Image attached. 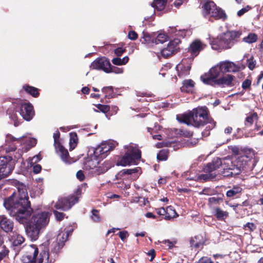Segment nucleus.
<instances>
[{
  "label": "nucleus",
  "mask_w": 263,
  "mask_h": 263,
  "mask_svg": "<svg viewBox=\"0 0 263 263\" xmlns=\"http://www.w3.org/2000/svg\"><path fill=\"white\" fill-rule=\"evenodd\" d=\"M251 9L250 6H247L246 7L240 9L237 12V15L238 16H242L243 14L249 11Z\"/></svg>",
  "instance_id": "obj_51"
},
{
  "label": "nucleus",
  "mask_w": 263,
  "mask_h": 263,
  "mask_svg": "<svg viewBox=\"0 0 263 263\" xmlns=\"http://www.w3.org/2000/svg\"><path fill=\"white\" fill-rule=\"evenodd\" d=\"M161 54L164 57H168L174 54L171 51L167 49V47L161 50Z\"/></svg>",
  "instance_id": "obj_53"
},
{
  "label": "nucleus",
  "mask_w": 263,
  "mask_h": 263,
  "mask_svg": "<svg viewBox=\"0 0 263 263\" xmlns=\"http://www.w3.org/2000/svg\"><path fill=\"white\" fill-rule=\"evenodd\" d=\"M197 263H214L211 258L208 256H203L198 261Z\"/></svg>",
  "instance_id": "obj_50"
},
{
  "label": "nucleus",
  "mask_w": 263,
  "mask_h": 263,
  "mask_svg": "<svg viewBox=\"0 0 263 263\" xmlns=\"http://www.w3.org/2000/svg\"><path fill=\"white\" fill-rule=\"evenodd\" d=\"M4 205L20 223H26V233L31 240L38 239L40 233L49 222L50 214L45 211L33 212L28 219L32 210L28 201L26 187L23 184L18 185L17 192L4 200Z\"/></svg>",
  "instance_id": "obj_1"
},
{
  "label": "nucleus",
  "mask_w": 263,
  "mask_h": 263,
  "mask_svg": "<svg viewBox=\"0 0 263 263\" xmlns=\"http://www.w3.org/2000/svg\"><path fill=\"white\" fill-rule=\"evenodd\" d=\"M27 254L22 257V261L25 263H51L49 260L48 252L45 250L42 251L38 256L39 250L34 245L27 247Z\"/></svg>",
  "instance_id": "obj_6"
},
{
  "label": "nucleus",
  "mask_w": 263,
  "mask_h": 263,
  "mask_svg": "<svg viewBox=\"0 0 263 263\" xmlns=\"http://www.w3.org/2000/svg\"><path fill=\"white\" fill-rule=\"evenodd\" d=\"M94 156L95 155L91 153V151H89L88 157L86 158L84 162V166L86 169L92 170L93 171L101 162V161Z\"/></svg>",
  "instance_id": "obj_17"
},
{
  "label": "nucleus",
  "mask_w": 263,
  "mask_h": 263,
  "mask_svg": "<svg viewBox=\"0 0 263 263\" xmlns=\"http://www.w3.org/2000/svg\"><path fill=\"white\" fill-rule=\"evenodd\" d=\"M24 89L27 93H29L34 97H36L39 96L38 89L34 87L29 85H25L23 87Z\"/></svg>",
  "instance_id": "obj_35"
},
{
  "label": "nucleus",
  "mask_w": 263,
  "mask_h": 263,
  "mask_svg": "<svg viewBox=\"0 0 263 263\" xmlns=\"http://www.w3.org/2000/svg\"><path fill=\"white\" fill-rule=\"evenodd\" d=\"M41 159V158L40 157V155H37L34 156H33L32 158H30L28 159V163L31 165H34L37 162H39Z\"/></svg>",
  "instance_id": "obj_47"
},
{
  "label": "nucleus",
  "mask_w": 263,
  "mask_h": 263,
  "mask_svg": "<svg viewBox=\"0 0 263 263\" xmlns=\"http://www.w3.org/2000/svg\"><path fill=\"white\" fill-rule=\"evenodd\" d=\"M194 84L193 81L191 79L184 80L180 90L182 92L192 93L194 90Z\"/></svg>",
  "instance_id": "obj_26"
},
{
  "label": "nucleus",
  "mask_w": 263,
  "mask_h": 263,
  "mask_svg": "<svg viewBox=\"0 0 263 263\" xmlns=\"http://www.w3.org/2000/svg\"><path fill=\"white\" fill-rule=\"evenodd\" d=\"M77 177L80 181H83L85 179V176L82 171H79L77 173Z\"/></svg>",
  "instance_id": "obj_61"
},
{
  "label": "nucleus",
  "mask_w": 263,
  "mask_h": 263,
  "mask_svg": "<svg viewBox=\"0 0 263 263\" xmlns=\"http://www.w3.org/2000/svg\"><path fill=\"white\" fill-rule=\"evenodd\" d=\"M188 61L187 60H183L180 63L176 66V68L179 77L186 76L190 73L191 66V64L187 63Z\"/></svg>",
  "instance_id": "obj_18"
},
{
  "label": "nucleus",
  "mask_w": 263,
  "mask_h": 263,
  "mask_svg": "<svg viewBox=\"0 0 263 263\" xmlns=\"http://www.w3.org/2000/svg\"><path fill=\"white\" fill-rule=\"evenodd\" d=\"M205 47L206 45L204 44L200 41L196 40L191 43L189 48V51L191 53V55L194 57L197 56Z\"/></svg>",
  "instance_id": "obj_19"
},
{
  "label": "nucleus",
  "mask_w": 263,
  "mask_h": 263,
  "mask_svg": "<svg viewBox=\"0 0 263 263\" xmlns=\"http://www.w3.org/2000/svg\"><path fill=\"white\" fill-rule=\"evenodd\" d=\"M232 153L233 154L235 155L236 156H235L234 157H233V160H232V161H234L235 160V158H237L238 157H240V156L238 155L239 154V149L238 148V147L237 146H233L231 147V148ZM242 155H240V156H241ZM243 156H246L247 155H243ZM248 157V156H247ZM248 157L250 159V160L249 161L248 163V165L246 166H247L248 165H249V163L251 162V158L248 156ZM247 167H246V168Z\"/></svg>",
  "instance_id": "obj_42"
},
{
  "label": "nucleus",
  "mask_w": 263,
  "mask_h": 263,
  "mask_svg": "<svg viewBox=\"0 0 263 263\" xmlns=\"http://www.w3.org/2000/svg\"><path fill=\"white\" fill-rule=\"evenodd\" d=\"M234 79V76L231 74H227L222 77L217 81L216 84H224L230 85Z\"/></svg>",
  "instance_id": "obj_27"
},
{
  "label": "nucleus",
  "mask_w": 263,
  "mask_h": 263,
  "mask_svg": "<svg viewBox=\"0 0 263 263\" xmlns=\"http://www.w3.org/2000/svg\"><path fill=\"white\" fill-rule=\"evenodd\" d=\"M199 236H197L191 239L190 243L192 247L199 249L203 246V242L199 241Z\"/></svg>",
  "instance_id": "obj_33"
},
{
  "label": "nucleus",
  "mask_w": 263,
  "mask_h": 263,
  "mask_svg": "<svg viewBox=\"0 0 263 263\" xmlns=\"http://www.w3.org/2000/svg\"><path fill=\"white\" fill-rule=\"evenodd\" d=\"M127 149L125 155L117 162V165L126 166L136 164V161L141 157V152L136 144H130L125 146Z\"/></svg>",
  "instance_id": "obj_7"
},
{
  "label": "nucleus",
  "mask_w": 263,
  "mask_h": 263,
  "mask_svg": "<svg viewBox=\"0 0 263 263\" xmlns=\"http://www.w3.org/2000/svg\"><path fill=\"white\" fill-rule=\"evenodd\" d=\"M73 229L71 227L61 229L60 233L57 237V240L59 246H63L64 242H66L69 235L72 232Z\"/></svg>",
  "instance_id": "obj_21"
},
{
  "label": "nucleus",
  "mask_w": 263,
  "mask_h": 263,
  "mask_svg": "<svg viewBox=\"0 0 263 263\" xmlns=\"http://www.w3.org/2000/svg\"><path fill=\"white\" fill-rule=\"evenodd\" d=\"M222 73L221 69L217 64L212 67L208 73H205L200 77L201 81L205 84L213 85L216 84L217 81Z\"/></svg>",
  "instance_id": "obj_10"
},
{
  "label": "nucleus",
  "mask_w": 263,
  "mask_h": 263,
  "mask_svg": "<svg viewBox=\"0 0 263 263\" xmlns=\"http://www.w3.org/2000/svg\"><path fill=\"white\" fill-rule=\"evenodd\" d=\"M222 201V198L219 197H210L208 199L209 204L210 206H212L215 204H218Z\"/></svg>",
  "instance_id": "obj_43"
},
{
  "label": "nucleus",
  "mask_w": 263,
  "mask_h": 263,
  "mask_svg": "<svg viewBox=\"0 0 263 263\" xmlns=\"http://www.w3.org/2000/svg\"><path fill=\"white\" fill-rule=\"evenodd\" d=\"M78 201V198L73 196L60 198L55 203L54 207L58 210L66 211L70 209Z\"/></svg>",
  "instance_id": "obj_13"
},
{
  "label": "nucleus",
  "mask_w": 263,
  "mask_h": 263,
  "mask_svg": "<svg viewBox=\"0 0 263 263\" xmlns=\"http://www.w3.org/2000/svg\"><path fill=\"white\" fill-rule=\"evenodd\" d=\"M222 73L229 72H236L239 69V67L235 64L230 61H223L218 64Z\"/></svg>",
  "instance_id": "obj_20"
},
{
  "label": "nucleus",
  "mask_w": 263,
  "mask_h": 263,
  "mask_svg": "<svg viewBox=\"0 0 263 263\" xmlns=\"http://www.w3.org/2000/svg\"><path fill=\"white\" fill-rule=\"evenodd\" d=\"M129 60L127 56L124 57L122 59L120 58H115L112 60V63L116 65H125Z\"/></svg>",
  "instance_id": "obj_36"
},
{
  "label": "nucleus",
  "mask_w": 263,
  "mask_h": 263,
  "mask_svg": "<svg viewBox=\"0 0 263 263\" xmlns=\"http://www.w3.org/2000/svg\"><path fill=\"white\" fill-rule=\"evenodd\" d=\"M14 168V162L11 156L0 157V180L10 174Z\"/></svg>",
  "instance_id": "obj_11"
},
{
  "label": "nucleus",
  "mask_w": 263,
  "mask_h": 263,
  "mask_svg": "<svg viewBox=\"0 0 263 263\" xmlns=\"http://www.w3.org/2000/svg\"><path fill=\"white\" fill-rule=\"evenodd\" d=\"M168 36L164 33H160L158 34L157 37L155 39V43L159 44L163 43L167 40Z\"/></svg>",
  "instance_id": "obj_40"
},
{
  "label": "nucleus",
  "mask_w": 263,
  "mask_h": 263,
  "mask_svg": "<svg viewBox=\"0 0 263 263\" xmlns=\"http://www.w3.org/2000/svg\"><path fill=\"white\" fill-rule=\"evenodd\" d=\"M116 146V143L113 141H105L101 143L99 145L93 148L91 153L95 155V157L101 161L108 155V153L112 150Z\"/></svg>",
  "instance_id": "obj_9"
},
{
  "label": "nucleus",
  "mask_w": 263,
  "mask_h": 263,
  "mask_svg": "<svg viewBox=\"0 0 263 263\" xmlns=\"http://www.w3.org/2000/svg\"><path fill=\"white\" fill-rule=\"evenodd\" d=\"M167 0H154L152 7L158 11H161L165 8Z\"/></svg>",
  "instance_id": "obj_29"
},
{
  "label": "nucleus",
  "mask_w": 263,
  "mask_h": 263,
  "mask_svg": "<svg viewBox=\"0 0 263 263\" xmlns=\"http://www.w3.org/2000/svg\"><path fill=\"white\" fill-rule=\"evenodd\" d=\"M255 61L250 59L248 61V66L250 70H253L255 67Z\"/></svg>",
  "instance_id": "obj_59"
},
{
  "label": "nucleus",
  "mask_w": 263,
  "mask_h": 263,
  "mask_svg": "<svg viewBox=\"0 0 263 263\" xmlns=\"http://www.w3.org/2000/svg\"><path fill=\"white\" fill-rule=\"evenodd\" d=\"M78 142V137L76 133H71L70 134L69 146L70 150H73L77 146Z\"/></svg>",
  "instance_id": "obj_34"
},
{
  "label": "nucleus",
  "mask_w": 263,
  "mask_h": 263,
  "mask_svg": "<svg viewBox=\"0 0 263 263\" xmlns=\"http://www.w3.org/2000/svg\"><path fill=\"white\" fill-rule=\"evenodd\" d=\"M4 149L7 153L14 152L16 150L17 145L20 144L21 148L14 155V159H18L24 152H27L31 147L36 144V140L30 137L23 136L19 138H16L13 136L8 134L6 135Z\"/></svg>",
  "instance_id": "obj_4"
},
{
  "label": "nucleus",
  "mask_w": 263,
  "mask_h": 263,
  "mask_svg": "<svg viewBox=\"0 0 263 263\" xmlns=\"http://www.w3.org/2000/svg\"><path fill=\"white\" fill-rule=\"evenodd\" d=\"M178 216V215L173 206H168L166 208V216L164 217L165 220H171Z\"/></svg>",
  "instance_id": "obj_28"
},
{
  "label": "nucleus",
  "mask_w": 263,
  "mask_h": 263,
  "mask_svg": "<svg viewBox=\"0 0 263 263\" xmlns=\"http://www.w3.org/2000/svg\"><path fill=\"white\" fill-rule=\"evenodd\" d=\"M113 166V163L110 160H106L99 166L96 167L93 171V173L96 175H100L105 173L108 169Z\"/></svg>",
  "instance_id": "obj_23"
},
{
  "label": "nucleus",
  "mask_w": 263,
  "mask_h": 263,
  "mask_svg": "<svg viewBox=\"0 0 263 263\" xmlns=\"http://www.w3.org/2000/svg\"><path fill=\"white\" fill-rule=\"evenodd\" d=\"M102 91L105 94V97L108 99L114 97V90L112 86L104 87L102 89Z\"/></svg>",
  "instance_id": "obj_37"
},
{
  "label": "nucleus",
  "mask_w": 263,
  "mask_h": 263,
  "mask_svg": "<svg viewBox=\"0 0 263 263\" xmlns=\"http://www.w3.org/2000/svg\"><path fill=\"white\" fill-rule=\"evenodd\" d=\"M213 193V191L210 188H205L201 192H200V194L211 195Z\"/></svg>",
  "instance_id": "obj_60"
},
{
  "label": "nucleus",
  "mask_w": 263,
  "mask_h": 263,
  "mask_svg": "<svg viewBox=\"0 0 263 263\" xmlns=\"http://www.w3.org/2000/svg\"><path fill=\"white\" fill-rule=\"evenodd\" d=\"M198 142L197 139H190L187 141V145L189 146H193Z\"/></svg>",
  "instance_id": "obj_62"
},
{
  "label": "nucleus",
  "mask_w": 263,
  "mask_h": 263,
  "mask_svg": "<svg viewBox=\"0 0 263 263\" xmlns=\"http://www.w3.org/2000/svg\"><path fill=\"white\" fill-rule=\"evenodd\" d=\"M251 85V81L249 79L245 80L242 84V88L244 89H247L250 88Z\"/></svg>",
  "instance_id": "obj_56"
},
{
  "label": "nucleus",
  "mask_w": 263,
  "mask_h": 263,
  "mask_svg": "<svg viewBox=\"0 0 263 263\" xmlns=\"http://www.w3.org/2000/svg\"><path fill=\"white\" fill-rule=\"evenodd\" d=\"M125 51V50L123 49L122 48L119 47L115 49V53L117 56H120L122 55V54Z\"/></svg>",
  "instance_id": "obj_63"
},
{
  "label": "nucleus",
  "mask_w": 263,
  "mask_h": 263,
  "mask_svg": "<svg viewBox=\"0 0 263 263\" xmlns=\"http://www.w3.org/2000/svg\"><path fill=\"white\" fill-rule=\"evenodd\" d=\"M0 227L6 232H12L13 222L4 216H0Z\"/></svg>",
  "instance_id": "obj_24"
},
{
  "label": "nucleus",
  "mask_w": 263,
  "mask_h": 263,
  "mask_svg": "<svg viewBox=\"0 0 263 263\" xmlns=\"http://www.w3.org/2000/svg\"><path fill=\"white\" fill-rule=\"evenodd\" d=\"M124 69L123 68H118L114 66H111L110 64V72H114L116 74L122 73L123 72Z\"/></svg>",
  "instance_id": "obj_48"
},
{
  "label": "nucleus",
  "mask_w": 263,
  "mask_h": 263,
  "mask_svg": "<svg viewBox=\"0 0 263 263\" xmlns=\"http://www.w3.org/2000/svg\"><path fill=\"white\" fill-rule=\"evenodd\" d=\"M128 37L131 40H135L138 37V34L134 31H130L128 34Z\"/></svg>",
  "instance_id": "obj_55"
},
{
  "label": "nucleus",
  "mask_w": 263,
  "mask_h": 263,
  "mask_svg": "<svg viewBox=\"0 0 263 263\" xmlns=\"http://www.w3.org/2000/svg\"><path fill=\"white\" fill-rule=\"evenodd\" d=\"M258 39L257 35L255 33H249L247 36L245 37L243 39V41L252 44L257 41Z\"/></svg>",
  "instance_id": "obj_38"
},
{
  "label": "nucleus",
  "mask_w": 263,
  "mask_h": 263,
  "mask_svg": "<svg viewBox=\"0 0 263 263\" xmlns=\"http://www.w3.org/2000/svg\"><path fill=\"white\" fill-rule=\"evenodd\" d=\"M202 14L204 17L209 18L210 21H212L211 18L215 20H226L227 15L224 12L216 6L213 1L206 2L202 6Z\"/></svg>",
  "instance_id": "obj_8"
},
{
  "label": "nucleus",
  "mask_w": 263,
  "mask_h": 263,
  "mask_svg": "<svg viewBox=\"0 0 263 263\" xmlns=\"http://www.w3.org/2000/svg\"><path fill=\"white\" fill-rule=\"evenodd\" d=\"M60 132L59 131H56L55 133L53 134V139H54V145L56 149L57 152L60 155L62 160L66 164H70L73 161L71 160L70 157L69 156V154L68 151L60 143L59 138H60Z\"/></svg>",
  "instance_id": "obj_12"
},
{
  "label": "nucleus",
  "mask_w": 263,
  "mask_h": 263,
  "mask_svg": "<svg viewBox=\"0 0 263 263\" xmlns=\"http://www.w3.org/2000/svg\"><path fill=\"white\" fill-rule=\"evenodd\" d=\"M90 68L93 69L101 70L106 73H109L110 62L105 58H98L91 63Z\"/></svg>",
  "instance_id": "obj_15"
},
{
  "label": "nucleus",
  "mask_w": 263,
  "mask_h": 263,
  "mask_svg": "<svg viewBox=\"0 0 263 263\" xmlns=\"http://www.w3.org/2000/svg\"><path fill=\"white\" fill-rule=\"evenodd\" d=\"M256 228V226L253 223L248 222L244 226V229L250 232L254 231Z\"/></svg>",
  "instance_id": "obj_49"
},
{
  "label": "nucleus",
  "mask_w": 263,
  "mask_h": 263,
  "mask_svg": "<svg viewBox=\"0 0 263 263\" xmlns=\"http://www.w3.org/2000/svg\"><path fill=\"white\" fill-rule=\"evenodd\" d=\"M41 166L39 164H36L34 165L33 168V171L35 174H37L41 172Z\"/></svg>",
  "instance_id": "obj_64"
},
{
  "label": "nucleus",
  "mask_w": 263,
  "mask_h": 263,
  "mask_svg": "<svg viewBox=\"0 0 263 263\" xmlns=\"http://www.w3.org/2000/svg\"><path fill=\"white\" fill-rule=\"evenodd\" d=\"M20 115L26 121L31 120L34 115L33 106L30 103H21L17 105Z\"/></svg>",
  "instance_id": "obj_14"
},
{
  "label": "nucleus",
  "mask_w": 263,
  "mask_h": 263,
  "mask_svg": "<svg viewBox=\"0 0 263 263\" xmlns=\"http://www.w3.org/2000/svg\"><path fill=\"white\" fill-rule=\"evenodd\" d=\"M242 191L241 187L239 185H235L233 187L228 191L226 193V195L228 197H232L235 196L236 194L240 193Z\"/></svg>",
  "instance_id": "obj_32"
},
{
  "label": "nucleus",
  "mask_w": 263,
  "mask_h": 263,
  "mask_svg": "<svg viewBox=\"0 0 263 263\" xmlns=\"http://www.w3.org/2000/svg\"><path fill=\"white\" fill-rule=\"evenodd\" d=\"M215 216L219 220H223L228 216L229 213L227 211H223L219 208H216L214 212Z\"/></svg>",
  "instance_id": "obj_30"
},
{
  "label": "nucleus",
  "mask_w": 263,
  "mask_h": 263,
  "mask_svg": "<svg viewBox=\"0 0 263 263\" xmlns=\"http://www.w3.org/2000/svg\"><path fill=\"white\" fill-rule=\"evenodd\" d=\"M96 107L99 109V110L103 113H106L109 111L110 106L106 105H102L101 104H98L96 105Z\"/></svg>",
  "instance_id": "obj_46"
},
{
  "label": "nucleus",
  "mask_w": 263,
  "mask_h": 263,
  "mask_svg": "<svg viewBox=\"0 0 263 263\" xmlns=\"http://www.w3.org/2000/svg\"><path fill=\"white\" fill-rule=\"evenodd\" d=\"M258 119V116L256 112H254L249 116H248L245 121V124L246 125H252L255 121Z\"/></svg>",
  "instance_id": "obj_39"
},
{
  "label": "nucleus",
  "mask_w": 263,
  "mask_h": 263,
  "mask_svg": "<svg viewBox=\"0 0 263 263\" xmlns=\"http://www.w3.org/2000/svg\"><path fill=\"white\" fill-rule=\"evenodd\" d=\"M180 41L178 39H175L173 41H170L167 46V48L174 53L177 50V46L180 43Z\"/></svg>",
  "instance_id": "obj_31"
},
{
  "label": "nucleus",
  "mask_w": 263,
  "mask_h": 263,
  "mask_svg": "<svg viewBox=\"0 0 263 263\" xmlns=\"http://www.w3.org/2000/svg\"><path fill=\"white\" fill-rule=\"evenodd\" d=\"M168 151L166 149L161 150L159 153L157 154V159L159 160L165 161L167 159L168 157Z\"/></svg>",
  "instance_id": "obj_41"
},
{
  "label": "nucleus",
  "mask_w": 263,
  "mask_h": 263,
  "mask_svg": "<svg viewBox=\"0 0 263 263\" xmlns=\"http://www.w3.org/2000/svg\"><path fill=\"white\" fill-rule=\"evenodd\" d=\"M162 243L165 245L166 246H167L169 249L172 248L175 243V242H173L172 241H171L170 240H164L162 241Z\"/></svg>",
  "instance_id": "obj_57"
},
{
  "label": "nucleus",
  "mask_w": 263,
  "mask_h": 263,
  "mask_svg": "<svg viewBox=\"0 0 263 263\" xmlns=\"http://www.w3.org/2000/svg\"><path fill=\"white\" fill-rule=\"evenodd\" d=\"M10 241L12 242L14 250L16 252V254L20 251V249H17V247L24 242L25 238L18 232L14 231L12 232V235H10Z\"/></svg>",
  "instance_id": "obj_22"
},
{
  "label": "nucleus",
  "mask_w": 263,
  "mask_h": 263,
  "mask_svg": "<svg viewBox=\"0 0 263 263\" xmlns=\"http://www.w3.org/2000/svg\"><path fill=\"white\" fill-rule=\"evenodd\" d=\"M250 160V159L246 156L235 158L234 161L229 158L221 160L216 158L214 159L212 162L207 164L204 167L203 170L206 174L191 177L189 179L195 181L212 180L215 178L217 175L214 171L219 168L220 170L218 171V174L224 177L238 175L245 169Z\"/></svg>",
  "instance_id": "obj_2"
},
{
  "label": "nucleus",
  "mask_w": 263,
  "mask_h": 263,
  "mask_svg": "<svg viewBox=\"0 0 263 263\" xmlns=\"http://www.w3.org/2000/svg\"><path fill=\"white\" fill-rule=\"evenodd\" d=\"M53 214L58 220H61L64 218V215L63 213L59 212L57 211H54Z\"/></svg>",
  "instance_id": "obj_58"
},
{
  "label": "nucleus",
  "mask_w": 263,
  "mask_h": 263,
  "mask_svg": "<svg viewBox=\"0 0 263 263\" xmlns=\"http://www.w3.org/2000/svg\"><path fill=\"white\" fill-rule=\"evenodd\" d=\"M241 32L238 31H228L213 39L211 42L212 49L222 50L231 48L238 41Z\"/></svg>",
  "instance_id": "obj_5"
},
{
  "label": "nucleus",
  "mask_w": 263,
  "mask_h": 263,
  "mask_svg": "<svg viewBox=\"0 0 263 263\" xmlns=\"http://www.w3.org/2000/svg\"><path fill=\"white\" fill-rule=\"evenodd\" d=\"M17 106L14 104L13 107L9 108L7 110V114L15 126H18L20 124L17 114Z\"/></svg>",
  "instance_id": "obj_25"
},
{
  "label": "nucleus",
  "mask_w": 263,
  "mask_h": 263,
  "mask_svg": "<svg viewBox=\"0 0 263 263\" xmlns=\"http://www.w3.org/2000/svg\"><path fill=\"white\" fill-rule=\"evenodd\" d=\"M190 31L185 29H180L178 30V32L177 34V36L184 37L187 33H190Z\"/></svg>",
  "instance_id": "obj_52"
},
{
  "label": "nucleus",
  "mask_w": 263,
  "mask_h": 263,
  "mask_svg": "<svg viewBox=\"0 0 263 263\" xmlns=\"http://www.w3.org/2000/svg\"><path fill=\"white\" fill-rule=\"evenodd\" d=\"M140 170L139 167H136L133 169H124L119 172L116 175L118 179H135L138 176L135 175Z\"/></svg>",
  "instance_id": "obj_16"
},
{
  "label": "nucleus",
  "mask_w": 263,
  "mask_h": 263,
  "mask_svg": "<svg viewBox=\"0 0 263 263\" xmlns=\"http://www.w3.org/2000/svg\"><path fill=\"white\" fill-rule=\"evenodd\" d=\"M177 119L179 122L196 127L202 126L205 124H209L206 128L209 129L215 126V122L208 117L206 107H197L187 114L177 115Z\"/></svg>",
  "instance_id": "obj_3"
},
{
  "label": "nucleus",
  "mask_w": 263,
  "mask_h": 263,
  "mask_svg": "<svg viewBox=\"0 0 263 263\" xmlns=\"http://www.w3.org/2000/svg\"><path fill=\"white\" fill-rule=\"evenodd\" d=\"M98 213L99 212L97 210H92L91 211V219L95 222H98L101 220V218Z\"/></svg>",
  "instance_id": "obj_44"
},
{
  "label": "nucleus",
  "mask_w": 263,
  "mask_h": 263,
  "mask_svg": "<svg viewBox=\"0 0 263 263\" xmlns=\"http://www.w3.org/2000/svg\"><path fill=\"white\" fill-rule=\"evenodd\" d=\"M143 39L142 43H149L151 42L155 43V39H152L151 35L148 33L143 32Z\"/></svg>",
  "instance_id": "obj_45"
},
{
  "label": "nucleus",
  "mask_w": 263,
  "mask_h": 263,
  "mask_svg": "<svg viewBox=\"0 0 263 263\" xmlns=\"http://www.w3.org/2000/svg\"><path fill=\"white\" fill-rule=\"evenodd\" d=\"M119 235L120 238V239L124 241L128 237V233L127 231H123L120 232L119 233Z\"/></svg>",
  "instance_id": "obj_54"
}]
</instances>
